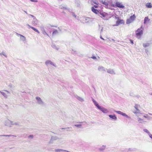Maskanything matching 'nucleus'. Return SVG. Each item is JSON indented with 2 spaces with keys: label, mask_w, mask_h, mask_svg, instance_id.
<instances>
[{
  "label": "nucleus",
  "mask_w": 152,
  "mask_h": 152,
  "mask_svg": "<svg viewBox=\"0 0 152 152\" xmlns=\"http://www.w3.org/2000/svg\"><path fill=\"white\" fill-rule=\"evenodd\" d=\"M50 62H51V61L48 60L46 61L45 62V64L47 66H48L49 64H50Z\"/></svg>",
  "instance_id": "21"
},
{
  "label": "nucleus",
  "mask_w": 152,
  "mask_h": 152,
  "mask_svg": "<svg viewBox=\"0 0 152 152\" xmlns=\"http://www.w3.org/2000/svg\"><path fill=\"white\" fill-rule=\"evenodd\" d=\"M137 120L139 123H143L146 122V121H145L143 119L141 118H137Z\"/></svg>",
  "instance_id": "15"
},
{
  "label": "nucleus",
  "mask_w": 152,
  "mask_h": 152,
  "mask_svg": "<svg viewBox=\"0 0 152 152\" xmlns=\"http://www.w3.org/2000/svg\"><path fill=\"white\" fill-rule=\"evenodd\" d=\"M58 33V31L57 30H55L53 32V35H55Z\"/></svg>",
  "instance_id": "34"
},
{
  "label": "nucleus",
  "mask_w": 152,
  "mask_h": 152,
  "mask_svg": "<svg viewBox=\"0 0 152 152\" xmlns=\"http://www.w3.org/2000/svg\"><path fill=\"white\" fill-rule=\"evenodd\" d=\"M107 72L111 74L115 75V73L114 70L113 69H107Z\"/></svg>",
  "instance_id": "9"
},
{
  "label": "nucleus",
  "mask_w": 152,
  "mask_h": 152,
  "mask_svg": "<svg viewBox=\"0 0 152 152\" xmlns=\"http://www.w3.org/2000/svg\"><path fill=\"white\" fill-rule=\"evenodd\" d=\"M143 117L147 119L148 120L152 119V117H150L148 115V114H145V115L143 116Z\"/></svg>",
  "instance_id": "14"
},
{
  "label": "nucleus",
  "mask_w": 152,
  "mask_h": 152,
  "mask_svg": "<svg viewBox=\"0 0 152 152\" xmlns=\"http://www.w3.org/2000/svg\"><path fill=\"white\" fill-rule=\"evenodd\" d=\"M112 40H113V41H114L115 40H114L113 39H112Z\"/></svg>",
  "instance_id": "53"
},
{
  "label": "nucleus",
  "mask_w": 152,
  "mask_h": 152,
  "mask_svg": "<svg viewBox=\"0 0 152 152\" xmlns=\"http://www.w3.org/2000/svg\"><path fill=\"white\" fill-rule=\"evenodd\" d=\"M150 20V19L148 18V17H145L144 19V24L149 22Z\"/></svg>",
  "instance_id": "13"
},
{
  "label": "nucleus",
  "mask_w": 152,
  "mask_h": 152,
  "mask_svg": "<svg viewBox=\"0 0 152 152\" xmlns=\"http://www.w3.org/2000/svg\"><path fill=\"white\" fill-rule=\"evenodd\" d=\"M139 106V105H138V104H135V105L134 106V107L137 111H140V110L138 109V107Z\"/></svg>",
  "instance_id": "23"
},
{
  "label": "nucleus",
  "mask_w": 152,
  "mask_h": 152,
  "mask_svg": "<svg viewBox=\"0 0 152 152\" xmlns=\"http://www.w3.org/2000/svg\"><path fill=\"white\" fill-rule=\"evenodd\" d=\"M136 17L134 15H133L130 16V19L131 20V21H133L135 19Z\"/></svg>",
  "instance_id": "19"
},
{
  "label": "nucleus",
  "mask_w": 152,
  "mask_h": 152,
  "mask_svg": "<svg viewBox=\"0 0 152 152\" xmlns=\"http://www.w3.org/2000/svg\"><path fill=\"white\" fill-rule=\"evenodd\" d=\"M143 130L145 132L147 133L148 135L150 134L149 131L147 129H144Z\"/></svg>",
  "instance_id": "29"
},
{
  "label": "nucleus",
  "mask_w": 152,
  "mask_h": 152,
  "mask_svg": "<svg viewBox=\"0 0 152 152\" xmlns=\"http://www.w3.org/2000/svg\"><path fill=\"white\" fill-rule=\"evenodd\" d=\"M148 114H149V115H152V114L151 113H148Z\"/></svg>",
  "instance_id": "49"
},
{
  "label": "nucleus",
  "mask_w": 152,
  "mask_h": 152,
  "mask_svg": "<svg viewBox=\"0 0 152 152\" xmlns=\"http://www.w3.org/2000/svg\"><path fill=\"white\" fill-rule=\"evenodd\" d=\"M12 125L13 124H15L16 125H19V124L18 122H12Z\"/></svg>",
  "instance_id": "35"
},
{
  "label": "nucleus",
  "mask_w": 152,
  "mask_h": 152,
  "mask_svg": "<svg viewBox=\"0 0 152 152\" xmlns=\"http://www.w3.org/2000/svg\"><path fill=\"white\" fill-rule=\"evenodd\" d=\"M116 18L117 19V20L116 22V25H113V26H118L120 24L124 23V21L123 20L119 18Z\"/></svg>",
  "instance_id": "5"
},
{
  "label": "nucleus",
  "mask_w": 152,
  "mask_h": 152,
  "mask_svg": "<svg viewBox=\"0 0 152 152\" xmlns=\"http://www.w3.org/2000/svg\"><path fill=\"white\" fill-rule=\"evenodd\" d=\"M143 46L145 47L146 48L148 47L150 45V44L149 43H144L143 44Z\"/></svg>",
  "instance_id": "25"
},
{
  "label": "nucleus",
  "mask_w": 152,
  "mask_h": 152,
  "mask_svg": "<svg viewBox=\"0 0 152 152\" xmlns=\"http://www.w3.org/2000/svg\"><path fill=\"white\" fill-rule=\"evenodd\" d=\"M106 147V145H103L99 148V151H104Z\"/></svg>",
  "instance_id": "18"
},
{
  "label": "nucleus",
  "mask_w": 152,
  "mask_h": 152,
  "mask_svg": "<svg viewBox=\"0 0 152 152\" xmlns=\"http://www.w3.org/2000/svg\"><path fill=\"white\" fill-rule=\"evenodd\" d=\"M131 148H129V151H131Z\"/></svg>",
  "instance_id": "50"
},
{
  "label": "nucleus",
  "mask_w": 152,
  "mask_h": 152,
  "mask_svg": "<svg viewBox=\"0 0 152 152\" xmlns=\"http://www.w3.org/2000/svg\"><path fill=\"white\" fill-rule=\"evenodd\" d=\"M132 21H131V20L130 19H127V21H126V23L127 24H129L130 23H131V22H132Z\"/></svg>",
  "instance_id": "33"
},
{
  "label": "nucleus",
  "mask_w": 152,
  "mask_h": 152,
  "mask_svg": "<svg viewBox=\"0 0 152 152\" xmlns=\"http://www.w3.org/2000/svg\"><path fill=\"white\" fill-rule=\"evenodd\" d=\"M12 121H11L9 120H7L6 121L5 124L6 126H11V125H12Z\"/></svg>",
  "instance_id": "7"
},
{
  "label": "nucleus",
  "mask_w": 152,
  "mask_h": 152,
  "mask_svg": "<svg viewBox=\"0 0 152 152\" xmlns=\"http://www.w3.org/2000/svg\"><path fill=\"white\" fill-rule=\"evenodd\" d=\"M143 28L141 26L140 28H138L136 31V35L137 37H140L142 35L143 33Z\"/></svg>",
  "instance_id": "1"
},
{
  "label": "nucleus",
  "mask_w": 152,
  "mask_h": 152,
  "mask_svg": "<svg viewBox=\"0 0 152 152\" xmlns=\"http://www.w3.org/2000/svg\"><path fill=\"white\" fill-rule=\"evenodd\" d=\"M150 94L151 95H152V93H151Z\"/></svg>",
  "instance_id": "54"
},
{
  "label": "nucleus",
  "mask_w": 152,
  "mask_h": 152,
  "mask_svg": "<svg viewBox=\"0 0 152 152\" xmlns=\"http://www.w3.org/2000/svg\"><path fill=\"white\" fill-rule=\"evenodd\" d=\"M94 7L95 8H97L98 7L96 5H94Z\"/></svg>",
  "instance_id": "47"
},
{
  "label": "nucleus",
  "mask_w": 152,
  "mask_h": 152,
  "mask_svg": "<svg viewBox=\"0 0 152 152\" xmlns=\"http://www.w3.org/2000/svg\"><path fill=\"white\" fill-rule=\"evenodd\" d=\"M58 139V138L56 136H52L51 139L49 143H52L54 140H56Z\"/></svg>",
  "instance_id": "6"
},
{
  "label": "nucleus",
  "mask_w": 152,
  "mask_h": 152,
  "mask_svg": "<svg viewBox=\"0 0 152 152\" xmlns=\"http://www.w3.org/2000/svg\"><path fill=\"white\" fill-rule=\"evenodd\" d=\"M50 64L54 66L55 67H56V64H54L53 62H52L51 61V62L50 63Z\"/></svg>",
  "instance_id": "36"
},
{
  "label": "nucleus",
  "mask_w": 152,
  "mask_h": 152,
  "mask_svg": "<svg viewBox=\"0 0 152 152\" xmlns=\"http://www.w3.org/2000/svg\"><path fill=\"white\" fill-rule=\"evenodd\" d=\"M140 112V111H134L133 112V113H134V114H137V113H139Z\"/></svg>",
  "instance_id": "41"
},
{
  "label": "nucleus",
  "mask_w": 152,
  "mask_h": 152,
  "mask_svg": "<svg viewBox=\"0 0 152 152\" xmlns=\"http://www.w3.org/2000/svg\"><path fill=\"white\" fill-rule=\"evenodd\" d=\"M75 126L79 128H81V127L82 125L81 124H75Z\"/></svg>",
  "instance_id": "32"
},
{
  "label": "nucleus",
  "mask_w": 152,
  "mask_h": 152,
  "mask_svg": "<svg viewBox=\"0 0 152 152\" xmlns=\"http://www.w3.org/2000/svg\"><path fill=\"white\" fill-rule=\"evenodd\" d=\"M102 39L103 40H105V39H104V38H103V39Z\"/></svg>",
  "instance_id": "52"
},
{
  "label": "nucleus",
  "mask_w": 152,
  "mask_h": 152,
  "mask_svg": "<svg viewBox=\"0 0 152 152\" xmlns=\"http://www.w3.org/2000/svg\"><path fill=\"white\" fill-rule=\"evenodd\" d=\"M36 99L37 100V103L41 106H44L45 105V103L42 101V99L39 97H36Z\"/></svg>",
  "instance_id": "4"
},
{
  "label": "nucleus",
  "mask_w": 152,
  "mask_h": 152,
  "mask_svg": "<svg viewBox=\"0 0 152 152\" xmlns=\"http://www.w3.org/2000/svg\"><path fill=\"white\" fill-rule=\"evenodd\" d=\"M113 6L114 7H118L121 8H123L125 7L124 5L122 3L118 1H116L115 4H113Z\"/></svg>",
  "instance_id": "2"
},
{
  "label": "nucleus",
  "mask_w": 152,
  "mask_h": 152,
  "mask_svg": "<svg viewBox=\"0 0 152 152\" xmlns=\"http://www.w3.org/2000/svg\"><path fill=\"white\" fill-rule=\"evenodd\" d=\"M98 69L99 71H105L106 70L105 68L102 66H99L98 68Z\"/></svg>",
  "instance_id": "11"
},
{
  "label": "nucleus",
  "mask_w": 152,
  "mask_h": 152,
  "mask_svg": "<svg viewBox=\"0 0 152 152\" xmlns=\"http://www.w3.org/2000/svg\"><path fill=\"white\" fill-rule=\"evenodd\" d=\"M0 136H5V137H10L11 136H13L15 137H16V136L12 135H0Z\"/></svg>",
  "instance_id": "31"
},
{
  "label": "nucleus",
  "mask_w": 152,
  "mask_h": 152,
  "mask_svg": "<svg viewBox=\"0 0 152 152\" xmlns=\"http://www.w3.org/2000/svg\"><path fill=\"white\" fill-rule=\"evenodd\" d=\"M0 93L5 97L6 98L7 97V95L4 92L0 91Z\"/></svg>",
  "instance_id": "28"
},
{
  "label": "nucleus",
  "mask_w": 152,
  "mask_h": 152,
  "mask_svg": "<svg viewBox=\"0 0 152 152\" xmlns=\"http://www.w3.org/2000/svg\"><path fill=\"white\" fill-rule=\"evenodd\" d=\"M29 139H32L33 138V135H31L29 136L28 137Z\"/></svg>",
  "instance_id": "38"
},
{
  "label": "nucleus",
  "mask_w": 152,
  "mask_h": 152,
  "mask_svg": "<svg viewBox=\"0 0 152 152\" xmlns=\"http://www.w3.org/2000/svg\"><path fill=\"white\" fill-rule=\"evenodd\" d=\"M102 3L105 5L106 6H107L108 5V3L106 2H105V1L102 2Z\"/></svg>",
  "instance_id": "39"
},
{
  "label": "nucleus",
  "mask_w": 152,
  "mask_h": 152,
  "mask_svg": "<svg viewBox=\"0 0 152 152\" xmlns=\"http://www.w3.org/2000/svg\"><path fill=\"white\" fill-rule=\"evenodd\" d=\"M133 94L132 93H130V95L131 96H133Z\"/></svg>",
  "instance_id": "48"
},
{
  "label": "nucleus",
  "mask_w": 152,
  "mask_h": 152,
  "mask_svg": "<svg viewBox=\"0 0 152 152\" xmlns=\"http://www.w3.org/2000/svg\"><path fill=\"white\" fill-rule=\"evenodd\" d=\"M2 55H3L5 57H6V58L7 57V55H6L5 53L3 51L1 53H0V55L1 56Z\"/></svg>",
  "instance_id": "26"
},
{
  "label": "nucleus",
  "mask_w": 152,
  "mask_h": 152,
  "mask_svg": "<svg viewBox=\"0 0 152 152\" xmlns=\"http://www.w3.org/2000/svg\"><path fill=\"white\" fill-rule=\"evenodd\" d=\"M26 134H23L22 137H26Z\"/></svg>",
  "instance_id": "45"
},
{
  "label": "nucleus",
  "mask_w": 152,
  "mask_h": 152,
  "mask_svg": "<svg viewBox=\"0 0 152 152\" xmlns=\"http://www.w3.org/2000/svg\"><path fill=\"white\" fill-rule=\"evenodd\" d=\"M97 108L102 111L103 113L105 114H107L108 113V111L107 109L102 106L99 105Z\"/></svg>",
  "instance_id": "3"
},
{
  "label": "nucleus",
  "mask_w": 152,
  "mask_h": 152,
  "mask_svg": "<svg viewBox=\"0 0 152 152\" xmlns=\"http://www.w3.org/2000/svg\"><path fill=\"white\" fill-rule=\"evenodd\" d=\"M80 123H82V122H80Z\"/></svg>",
  "instance_id": "56"
},
{
  "label": "nucleus",
  "mask_w": 152,
  "mask_h": 152,
  "mask_svg": "<svg viewBox=\"0 0 152 152\" xmlns=\"http://www.w3.org/2000/svg\"><path fill=\"white\" fill-rule=\"evenodd\" d=\"M64 129V128H62V129Z\"/></svg>",
  "instance_id": "58"
},
{
  "label": "nucleus",
  "mask_w": 152,
  "mask_h": 152,
  "mask_svg": "<svg viewBox=\"0 0 152 152\" xmlns=\"http://www.w3.org/2000/svg\"><path fill=\"white\" fill-rule=\"evenodd\" d=\"M93 2L95 4H96L97 5L98 4V1H93Z\"/></svg>",
  "instance_id": "40"
},
{
  "label": "nucleus",
  "mask_w": 152,
  "mask_h": 152,
  "mask_svg": "<svg viewBox=\"0 0 152 152\" xmlns=\"http://www.w3.org/2000/svg\"><path fill=\"white\" fill-rule=\"evenodd\" d=\"M100 38H102V37H101Z\"/></svg>",
  "instance_id": "57"
},
{
  "label": "nucleus",
  "mask_w": 152,
  "mask_h": 152,
  "mask_svg": "<svg viewBox=\"0 0 152 152\" xmlns=\"http://www.w3.org/2000/svg\"><path fill=\"white\" fill-rule=\"evenodd\" d=\"M100 14L103 17L105 18L106 17L107 15V14L106 13H101V12L100 13Z\"/></svg>",
  "instance_id": "20"
},
{
  "label": "nucleus",
  "mask_w": 152,
  "mask_h": 152,
  "mask_svg": "<svg viewBox=\"0 0 152 152\" xmlns=\"http://www.w3.org/2000/svg\"><path fill=\"white\" fill-rule=\"evenodd\" d=\"M29 27L30 28H31L35 31L37 32V33H39V31H38V30H37V29L34 28V27H32V26H30Z\"/></svg>",
  "instance_id": "24"
},
{
  "label": "nucleus",
  "mask_w": 152,
  "mask_h": 152,
  "mask_svg": "<svg viewBox=\"0 0 152 152\" xmlns=\"http://www.w3.org/2000/svg\"><path fill=\"white\" fill-rule=\"evenodd\" d=\"M20 41L21 42H22L24 43H25L26 42V39H20Z\"/></svg>",
  "instance_id": "30"
},
{
  "label": "nucleus",
  "mask_w": 152,
  "mask_h": 152,
  "mask_svg": "<svg viewBox=\"0 0 152 152\" xmlns=\"http://www.w3.org/2000/svg\"><path fill=\"white\" fill-rule=\"evenodd\" d=\"M130 42H131V43L132 44H133V41L132 40L130 39Z\"/></svg>",
  "instance_id": "46"
},
{
  "label": "nucleus",
  "mask_w": 152,
  "mask_h": 152,
  "mask_svg": "<svg viewBox=\"0 0 152 152\" xmlns=\"http://www.w3.org/2000/svg\"><path fill=\"white\" fill-rule=\"evenodd\" d=\"M121 115H123V116H125L126 118H130V117L126 113H124L123 112H122Z\"/></svg>",
  "instance_id": "22"
},
{
  "label": "nucleus",
  "mask_w": 152,
  "mask_h": 152,
  "mask_svg": "<svg viewBox=\"0 0 152 152\" xmlns=\"http://www.w3.org/2000/svg\"><path fill=\"white\" fill-rule=\"evenodd\" d=\"M145 6L146 7L148 8H151L152 7V5L151 3H147L146 4Z\"/></svg>",
  "instance_id": "16"
},
{
  "label": "nucleus",
  "mask_w": 152,
  "mask_h": 152,
  "mask_svg": "<svg viewBox=\"0 0 152 152\" xmlns=\"http://www.w3.org/2000/svg\"><path fill=\"white\" fill-rule=\"evenodd\" d=\"M109 116L110 118L114 120L115 121L117 120V118L115 115H109Z\"/></svg>",
  "instance_id": "10"
},
{
  "label": "nucleus",
  "mask_w": 152,
  "mask_h": 152,
  "mask_svg": "<svg viewBox=\"0 0 152 152\" xmlns=\"http://www.w3.org/2000/svg\"><path fill=\"white\" fill-rule=\"evenodd\" d=\"M149 137L152 139V134H149L148 135Z\"/></svg>",
  "instance_id": "43"
},
{
  "label": "nucleus",
  "mask_w": 152,
  "mask_h": 152,
  "mask_svg": "<svg viewBox=\"0 0 152 152\" xmlns=\"http://www.w3.org/2000/svg\"><path fill=\"white\" fill-rule=\"evenodd\" d=\"M91 10L93 12H94V13H95L96 14H97L99 12V11L98 10H97L95 9L94 8V7H92V8H91Z\"/></svg>",
  "instance_id": "12"
},
{
  "label": "nucleus",
  "mask_w": 152,
  "mask_h": 152,
  "mask_svg": "<svg viewBox=\"0 0 152 152\" xmlns=\"http://www.w3.org/2000/svg\"><path fill=\"white\" fill-rule=\"evenodd\" d=\"M21 37H24L23 36H21Z\"/></svg>",
  "instance_id": "55"
},
{
  "label": "nucleus",
  "mask_w": 152,
  "mask_h": 152,
  "mask_svg": "<svg viewBox=\"0 0 152 152\" xmlns=\"http://www.w3.org/2000/svg\"><path fill=\"white\" fill-rule=\"evenodd\" d=\"M30 1L32 2H37V1L36 0H30Z\"/></svg>",
  "instance_id": "44"
},
{
  "label": "nucleus",
  "mask_w": 152,
  "mask_h": 152,
  "mask_svg": "<svg viewBox=\"0 0 152 152\" xmlns=\"http://www.w3.org/2000/svg\"><path fill=\"white\" fill-rule=\"evenodd\" d=\"M91 58L94 59H95L96 58V57L95 56H93L91 57Z\"/></svg>",
  "instance_id": "42"
},
{
  "label": "nucleus",
  "mask_w": 152,
  "mask_h": 152,
  "mask_svg": "<svg viewBox=\"0 0 152 152\" xmlns=\"http://www.w3.org/2000/svg\"><path fill=\"white\" fill-rule=\"evenodd\" d=\"M115 111V112H116L118 114H120V115L121 114V113H122V112H121V111Z\"/></svg>",
  "instance_id": "37"
},
{
  "label": "nucleus",
  "mask_w": 152,
  "mask_h": 152,
  "mask_svg": "<svg viewBox=\"0 0 152 152\" xmlns=\"http://www.w3.org/2000/svg\"><path fill=\"white\" fill-rule=\"evenodd\" d=\"M51 47L52 48L54 49H56V50H58L59 49V46L58 45L56 46L55 45V44L52 42L51 45Z\"/></svg>",
  "instance_id": "8"
},
{
  "label": "nucleus",
  "mask_w": 152,
  "mask_h": 152,
  "mask_svg": "<svg viewBox=\"0 0 152 152\" xmlns=\"http://www.w3.org/2000/svg\"><path fill=\"white\" fill-rule=\"evenodd\" d=\"M76 98L77 99L81 102H83L84 100L83 98L78 96H77Z\"/></svg>",
  "instance_id": "27"
},
{
  "label": "nucleus",
  "mask_w": 152,
  "mask_h": 152,
  "mask_svg": "<svg viewBox=\"0 0 152 152\" xmlns=\"http://www.w3.org/2000/svg\"><path fill=\"white\" fill-rule=\"evenodd\" d=\"M92 101L93 102H94V104L97 107L98 106H99V104L97 103V102L93 98L92 99Z\"/></svg>",
  "instance_id": "17"
},
{
  "label": "nucleus",
  "mask_w": 152,
  "mask_h": 152,
  "mask_svg": "<svg viewBox=\"0 0 152 152\" xmlns=\"http://www.w3.org/2000/svg\"><path fill=\"white\" fill-rule=\"evenodd\" d=\"M7 91L8 93H9V91Z\"/></svg>",
  "instance_id": "51"
}]
</instances>
